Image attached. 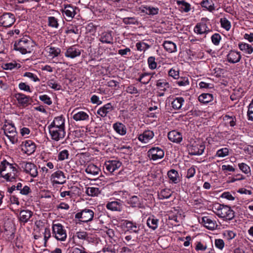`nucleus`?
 <instances>
[{
  "label": "nucleus",
  "mask_w": 253,
  "mask_h": 253,
  "mask_svg": "<svg viewBox=\"0 0 253 253\" xmlns=\"http://www.w3.org/2000/svg\"><path fill=\"white\" fill-rule=\"evenodd\" d=\"M0 174L7 181H13L18 177V171L16 167L3 160L0 164Z\"/></svg>",
  "instance_id": "1"
},
{
  "label": "nucleus",
  "mask_w": 253,
  "mask_h": 253,
  "mask_svg": "<svg viewBox=\"0 0 253 253\" xmlns=\"http://www.w3.org/2000/svg\"><path fill=\"white\" fill-rule=\"evenodd\" d=\"M34 46V42L28 36H24L15 42L14 49L25 54L31 53L33 50Z\"/></svg>",
  "instance_id": "2"
},
{
  "label": "nucleus",
  "mask_w": 253,
  "mask_h": 253,
  "mask_svg": "<svg viewBox=\"0 0 253 253\" xmlns=\"http://www.w3.org/2000/svg\"><path fill=\"white\" fill-rule=\"evenodd\" d=\"M215 213L225 220H230L234 217V211L229 207L221 204L215 206Z\"/></svg>",
  "instance_id": "3"
},
{
  "label": "nucleus",
  "mask_w": 253,
  "mask_h": 253,
  "mask_svg": "<svg viewBox=\"0 0 253 253\" xmlns=\"http://www.w3.org/2000/svg\"><path fill=\"white\" fill-rule=\"evenodd\" d=\"M3 129L5 135L10 142L13 144H16L18 142V136L14 125L6 122L3 126Z\"/></svg>",
  "instance_id": "4"
},
{
  "label": "nucleus",
  "mask_w": 253,
  "mask_h": 253,
  "mask_svg": "<svg viewBox=\"0 0 253 253\" xmlns=\"http://www.w3.org/2000/svg\"><path fill=\"white\" fill-rule=\"evenodd\" d=\"M52 230L53 235L57 240L64 241L66 240L67 238L66 231L61 224H53Z\"/></svg>",
  "instance_id": "5"
},
{
  "label": "nucleus",
  "mask_w": 253,
  "mask_h": 253,
  "mask_svg": "<svg viewBox=\"0 0 253 253\" xmlns=\"http://www.w3.org/2000/svg\"><path fill=\"white\" fill-rule=\"evenodd\" d=\"M94 212L93 210L89 209H85L77 213L75 218L79 219V220L83 222H87L91 221L94 217Z\"/></svg>",
  "instance_id": "6"
},
{
  "label": "nucleus",
  "mask_w": 253,
  "mask_h": 253,
  "mask_svg": "<svg viewBox=\"0 0 253 253\" xmlns=\"http://www.w3.org/2000/svg\"><path fill=\"white\" fill-rule=\"evenodd\" d=\"M50 179L53 185L63 184L66 182L65 173L60 170H57L52 173Z\"/></svg>",
  "instance_id": "7"
},
{
  "label": "nucleus",
  "mask_w": 253,
  "mask_h": 253,
  "mask_svg": "<svg viewBox=\"0 0 253 253\" xmlns=\"http://www.w3.org/2000/svg\"><path fill=\"white\" fill-rule=\"evenodd\" d=\"M165 155L164 150L158 147H153L149 149L147 155L150 160L156 161L162 159Z\"/></svg>",
  "instance_id": "8"
},
{
  "label": "nucleus",
  "mask_w": 253,
  "mask_h": 253,
  "mask_svg": "<svg viewBox=\"0 0 253 253\" xmlns=\"http://www.w3.org/2000/svg\"><path fill=\"white\" fill-rule=\"evenodd\" d=\"M22 168L24 171L33 178L36 177L38 175L37 167L33 163L30 162H23Z\"/></svg>",
  "instance_id": "9"
},
{
  "label": "nucleus",
  "mask_w": 253,
  "mask_h": 253,
  "mask_svg": "<svg viewBox=\"0 0 253 253\" xmlns=\"http://www.w3.org/2000/svg\"><path fill=\"white\" fill-rule=\"evenodd\" d=\"M77 7L71 4H64L61 11L63 15L67 18V21H71L76 14Z\"/></svg>",
  "instance_id": "10"
},
{
  "label": "nucleus",
  "mask_w": 253,
  "mask_h": 253,
  "mask_svg": "<svg viewBox=\"0 0 253 253\" xmlns=\"http://www.w3.org/2000/svg\"><path fill=\"white\" fill-rule=\"evenodd\" d=\"M48 129L51 138L55 141L63 139L65 136V129L51 127H48Z\"/></svg>",
  "instance_id": "11"
},
{
  "label": "nucleus",
  "mask_w": 253,
  "mask_h": 253,
  "mask_svg": "<svg viewBox=\"0 0 253 253\" xmlns=\"http://www.w3.org/2000/svg\"><path fill=\"white\" fill-rule=\"evenodd\" d=\"M15 21V16L11 13H4L0 17V24L5 27L11 26Z\"/></svg>",
  "instance_id": "12"
},
{
  "label": "nucleus",
  "mask_w": 253,
  "mask_h": 253,
  "mask_svg": "<svg viewBox=\"0 0 253 253\" xmlns=\"http://www.w3.org/2000/svg\"><path fill=\"white\" fill-rule=\"evenodd\" d=\"M83 50L80 47L74 45L69 47L65 52V56L67 58H75L81 55Z\"/></svg>",
  "instance_id": "13"
},
{
  "label": "nucleus",
  "mask_w": 253,
  "mask_h": 253,
  "mask_svg": "<svg viewBox=\"0 0 253 253\" xmlns=\"http://www.w3.org/2000/svg\"><path fill=\"white\" fill-rule=\"evenodd\" d=\"M18 104L22 107H26L31 104L32 98L30 96L22 93H17L14 95Z\"/></svg>",
  "instance_id": "14"
},
{
  "label": "nucleus",
  "mask_w": 253,
  "mask_h": 253,
  "mask_svg": "<svg viewBox=\"0 0 253 253\" xmlns=\"http://www.w3.org/2000/svg\"><path fill=\"white\" fill-rule=\"evenodd\" d=\"M21 147L22 151L29 155L33 154L36 148L35 143L31 140L23 141L21 144Z\"/></svg>",
  "instance_id": "15"
},
{
  "label": "nucleus",
  "mask_w": 253,
  "mask_h": 253,
  "mask_svg": "<svg viewBox=\"0 0 253 253\" xmlns=\"http://www.w3.org/2000/svg\"><path fill=\"white\" fill-rule=\"evenodd\" d=\"M202 223L206 228L211 230L216 229L218 226L215 219L211 216H205L203 217Z\"/></svg>",
  "instance_id": "16"
},
{
  "label": "nucleus",
  "mask_w": 253,
  "mask_h": 253,
  "mask_svg": "<svg viewBox=\"0 0 253 253\" xmlns=\"http://www.w3.org/2000/svg\"><path fill=\"white\" fill-rule=\"evenodd\" d=\"M242 58L240 52L231 50L226 56V60L230 63L235 64L240 62Z\"/></svg>",
  "instance_id": "17"
},
{
  "label": "nucleus",
  "mask_w": 253,
  "mask_h": 253,
  "mask_svg": "<svg viewBox=\"0 0 253 253\" xmlns=\"http://www.w3.org/2000/svg\"><path fill=\"white\" fill-rule=\"evenodd\" d=\"M65 118L63 116H59L54 118L48 127L65 129Z\"/></svg>",
  "instance_id": "18"
},
{
  "label": "nucleus",
  "mask_w": 253,
  "mask_h": 253,
  "mask_svg": "<svg viewBox=\"0 0 253 253\" xmlns=\"http://www.w3.org/2000/svg\"><path fill=\"white\" fill-rule=\"evenodd\" d=\"M205 149V146L201 141H198L193 143L191 148V154L192 155H202Z\"/></svg>",
  "instance_id": "19"
},
{
  "label": "nucleus",
  "mask_w": 253,
  "mask_h": 253,
  "mask_svg": "<svg viewBox=\"0 0 253 253\" xmlns=\"http://www.w3.org/2000/svg\"><path fill=\"white\" fill-rule=\"evenodd\" d=\"M114 107L111 103H108L100 107L97 111V114L101 117L104 118L107 116L113 110Z\"/></svg>",
  "instance_id": "20"
},
{
  "label": "nucleus",
  "mask_w": 253,
  "mask_h": 253,
  "mask_svg": "<svg viewBox=\"0 0 253 253\" xmlns=\"http://www.w3.org/2000/svg\"><path fill=\"white\" fill-rule=\"evenodd\" d=\"M154 136L153 131L146 130L142 133L140 134L138 136V139L143 143H147L150 142Z\"/></svg>",
  "instance_id": "21"
},
{
  "label": "nucleus",
  "mask_w": 253,
  "mask_h": 253,
  "mask_svg": "<svg viewBox=\"0 0 253 253\" xmlns=\"http://www.w3.org/2000/svg\"><path fill=\"white\" fill-rule=\"evenodd\" d=\"M106 207L108 210L121 211L123 208V202L120 200L109 202L106 204Z\"/></svg>",
  "instance_id": "22"
},
{
  "label": "nucleus",
  "mask_w": 253,
  "mask_h": 253,
  "mask_svg": "<svg viewBox=\"0 0 253 253\" xmlns=\"http://www.w3.org/2000/svg\"><path fill=\"white\" fill-rule=\"evenodd\" d=\"M122 163L119 161H109L105 163L106 169L109 172L112 173L120 168Z\"/></svg>",
  "instance_id": "23"
},
{
  "label": "nucleus",
  "mask_w": 253,
  "mask_h": 253,
  "mask_svg": "<svg viewBox=\"0 0 253 253\" xmlns=\"http://www.w3.org/2000/svg\"><path fill=\"white\" fill-rule=\"evenodd\" d=\"M111 31H105L99 35V41L103 43H113V38Z\"/></svg>",
  "instance_id": "24"
},
{
  "label": "nucleus",
  "mask_w": 253,
  "mask_h": 253,
  "mask_svg": "<svg viewBox=\"0 0 253 253\" xmlns=\"http://www.w3.org/2000/svg\"><path fill=\"white\" fill-rule=\"evenodd\" d=\"M47 56L51 59L58 57L61 53V49L57 47L47 46L45 49Z\"/></svg>",
  "instance_id": "25"
},
{
  "label": "nucleus",
  "mask_w": 253,
  "mask_h": 253,
  "mask_svg": "<svg viewBox=\"0 0 253 253\" xmlns=\"http://www.w3.org/2000/svg\"><path fill=\"white\" fill-rule=\"evenodd\" d=\"M127 203L132 208H142L143 207L142 203V199L136 196L130 197L127 200Z\"/></svg>",
  "instance_id": "26"
},
{
  "label": "nucleus",
  "mask_w": 253,
  "mask_h": 253,
  "mask_svg": "<svg viewBox=\"0 0 253 253\" xmlns=\"http://www.w3.org/2000/svg\"><path fill=\"white\" fill-rule=\"evenodd\" d=\"M159 222V219L154 215H150L147 219L146 224L150 229L154 231L158 228Z\"/></svg>",
  "instance_id": "27"
},
{
  "label": "nucleus",
  "mask_w": 253,
  "mask_h": 253,
  "mask_svg": "<svg viewBox=\"0 0 253 253\" xmlns=\"http://www.w3.org/2000/svg\"><path fill=\"white\" fill-rule=\"evenodd\" d=\"M72 113H74L73 116V119L76 121H87L89 120V115L84 111H79L76 112L74 110Z\"/></svg>",
  "instance_id": "28"
},
{
  "label": "nucleus",
  "mask_w": 253,
  "mask_h": 253,
  "mask_svg": "<svg viewBox=\"0 0 253 253\" xmlns=\"http://www.w3.org/2000/svg\"><path fill=\"white\" fill-rule=\"evenodd\" d=\"M169 139L174 143H180L182 140V134L176 130H172L168 134Z\"/></svg>",
  "instance_id": "29"
},
{
  "label": "nucleus",
  "mask_w": 253,
  "mask_h": 253,
  "mask_svg": "<svg viewBox=\"0 0 253 253\" xmlns=\"http://www.w3.org/2000/svg\"><path fill=\"white\" fill-rule=\"evenodd\" d=\"M168 176L169 182L177 184L180 181V177L177 171L172 169L168 172Z\"/></svg>",
  "instance_id": "30"
},
{
  "label": "nucleus",
  "mask_w": 253,
  "mask_h": 253,
  "mask_svg": "<svg viewBox=\"0 0 253 253\" xmlns=\"http://www.w3.org/2000/svg\"><path fill=\"white\" fill-rule=\"evenodd\" d=\"M194 31L197 34L202 35L207 33L209 31V29L205 23L200 22L196 24Z\"/></svg>",
  "instance_id": "31"
},
{
  "label": "nucleus",
  "mask_w": 253,
  "mask_h": 253,
  "mask_svg": "<svg viewBox=\"0 0 253 253\" xmlns=\"http://www.w3.org/2000/svg\"><path fill=\"white\" fill-rule=\"evenodd\" d=\"M114 130L120 135L123 136L126 133V126L120 122H116L113 125Z\"/></svg>",
  "instance_id": "32"
},
{
  "label": "nucleus",
  "mask_w": 253,
  "mask_h": 253,
  "mask_svg": "<svg viewBox=\"0 0 253 253\" xmlns=\"http://www.w3.org/2000/svg\"><path fill=\"white\" fill-rule=\"evenodd\" d=\"M33 215L31 211L29 210L21 211L19 213V220L24 223L27 222Z\"/></svg>",
  "instance_id": "33"
},
{
  "label": "nucleus",
  "mask_w": 253,
  "mask_h": 253,
  "mask_svg": "<svg viewBox=\"0 0 253 253\" xmlns=\"http://www.w3.org/2000/svg\"><path fill=\"white\" fill-rule=\"evenodd\" d=\"M100 171V168L93 164H89L85 169V172L92 175L98 174Z\"/></svg>",
  "instance_id": "34"
},
{
  "label": "nucleus",
  "mask_w": 253,
  "mask_h": 253,
  "mask_svg": "<svg viewBox=\"0 0 253 253\" xmlns=\"http://www.w3.org/2000/svg\"><path fill=\"white\" fill-rule=\"evenodd\" d=\"M163 46L164 48L169 53H173L177 51V48L175 43L171 41H165L163 43Z\"/></svg>",
  "instance_id": "35"
},
{
  "label": "nucleus",
  "mask_w": 253,
  "mask_h": 253,
  "mask_svg": "<svg viewBox=\"0 0 253 253\" xmlns=\"http://www.w3.org/2000/svg\"><path fill=\"white\" fill-rule=\"evenodd\" d=\"M238 47L241 51L246 54H251L253 52V46L246 42H240L238 44Z\"/></svg>",
  "instance_id": "36"
},
{
  "label": "nucleus",
  "mask_w": 253,
  "mask_h": 253,
  "mask_svg": "<svg viewBox=\"0 0 253 253\" xmlns=\"http://www.w3.org/2000/svg\"><path fill=\"white\" fill-rule=\"evenodd\" d=\"M63 188H61L60 191V196L62 198H65L66 196H68L70 198L75 196V191L77 189V188L75 186H73L69 188V190L67 191H62Z\"/></svg>",
  "instance_id": "37"
},
{
  "label": "nucleus",
  "mask_w": 253,
  "mask_h": 253,
  "mask_svg": "<svg viewBox=\"0 0 253 253\" xmlns=\"http://www.w3.org/2000/svg\"><path fill=\"white\" fill-rule=\"evenodd\" d=\"M199 101L203 104H207L213 100V96L211 93H202L198 97Z\"/></svg>",
  "instance_id": "38"
},
{
  "label": "nucleus",
  "mask_w": 253,
  "mask_h": 253,
  "mask_svg": "<svg viewBox=\"0 0 253 253\" xmlns=\"http://www.w3.org/2000/svg\"><path fill=\"white\" fill-rule=\"evenodd\" d=\"M184 103V99L183 97H176L171 102V107L175 110H179L181 108Z\"/></svg>",
  "instance_id": "39"
},
{
  "label": "nucleus",
  "mask_w": 253,
  "mask_h": 253,
  "mask_svg": "<svg viewBox=\"0 0 253 253\" xmlns=\"http://www.w3.org/2000/svg\"><path fill=\"white\" fill-rule=\"evenodd\" d=\"M126 226L128 230L131 232L138 233L139 228L137 226L136 223L130 221H126Z\"/></svg>",
  "instance_id": "40"
},
{
  "label": "nucleus",
  "mask_w": 253,
  "mask_h": 253,
  "mask_svg": "<svg viewBox=\"0 0 253 253\" xmlns=\"http://www.w3.org/2000/svg\"><path fill=\"white\" fill-rule=\"evenodd\" d=\"M156 86L163 91H167L170 88L169 84L164 79L158 80L156 83Z\"/></svg>",
  "instance_id": "41"
},
{
  "label": "nucleus",
  "mask_w": 253,
  "mask_h": 253,
  "mask_svg": "<svg viewBox=\"0 0 253 253\" xmlns=\"http://www.w3.org/2000/svg\"><path fill=\"white\" fill-rule=\"evenodd\" d=\"M172 194V191L168 188L162 189L158 193V198L160 200L169 199Z\"/></svg>",
  "instance_id": "42"
},
{
  "label": "nucleus",
  "mask_w": 253,
  "mask_h": 253,
  "mask_svg": "<svg viewBox=\"0 0 253 253\" xmlns=\"http://www.w3.org/2000/svg\"><path fill=\"white\" fill-rule=\"evenodd\" d=\"M47 84L50 88L55 90H59L61 89V85L54 79L48 80Z\"/></svg>",
  "instance_id": "43"
},
{
  "label": "nucleus",
  "mask_w": 253,
  "mask_h": 253,
  "mask_svg": "<svg viewBox=\"0 0 253 253\" xmlns=\"http://www.w3.org/2000/svg\"><path fill=\"white\" fill-rule=\"evenodd\" d=\"M142 11L147 14L154 15L158 13L159 8L146 6L142 7Z\"/></svg>",
  "instance_id": "44"
},
{
  "label": "nucleus",
  "mask_w": 253,
  "mask_h": 253,
  "mask_svg": "<svg viewBox=\"0 0 253 253\" xmlns=\"http://www.w3.org/2000/svg\"><path fill=\"white\" fill-rule=\"evenodd\" d=\"M48 25L51 28L57 29L59 27L58 20L54 16L48 17Z\"/></svg>",
  "instance_id": "45"
},
{
  "label": "nucleus",
  "mask_w": 253,
  "mask_h": 253,
  "mask_svg": "<svg viewBox=\"0 0 253 253\" xmlns=\"http://www.w3.org/2000/svg\"><path fill=\"white\" fill-rule=\"evenodd\" d=\"M229 154V149L227 147H224L218 149L216 152L215 156L219 158H223L227 156Z\"/></svg>",
  "instance_id": "46"
},
{
  "label": "nucleus",
  "mask_w": 253,
  "mask_h": 253,
  "mask_svg": "<svg viewBox=\"0 0 253 253\" xmlns=\"http://www.w3.org/2000/svg\"><path fill=\"white\" fill-rule=\"evenodd\" d=\"M220 23L222 28H224L227 31L230 30L231 27V23L226 18L223 17L220 18Z\"/></svg>",
  "instance_id": "47"
},
{
  "label": "nucleus",
  "mask_w": 253,
  "mask_h": 253,
  "mask_svg": "<svg viewBox=\"0 0 253 253\" xmlns=\"http://www.w3.org/2000/svg\"><path fill=\"white\" fill-rule=\"evenodd\" d=\"M86 193L90 196H95L98 195L100 191L98 188L90 187L86 189Z\"/></svg>",
  "instance_id": "48"
},
{
  "label": "nucleus",
  "mask_w": 253,
  "mask_h": 253,
  "mask_svg": "<svg viewBox=\"0 0 253 253\" xmlns=\"http://www.w3.org/2000/svg\"><path fill=\"white\" fill-rule=\"evenodd\" d=\"M136 47L137 50L145 51L150 47V45L144 42H140L136 43Z\"/></svg>",
  "instance_id": "49"
},
{
  "label": "nucleus",
  "mask_w": 253,
  "mask_h": 253,
  "mask_svg": "<svg viewBox=\"0 0 253 253\" xmlns=\"http://www.w3.org/2000/svg\"><path fill=\"white\" fill-rule=\"evenodd\" d=\"M201 5L203 7L207 8L210 11H212L214 9V4L212 3L211 1L209 0L202 1Z\"/></svg>",
  "instance_id": "50"
},
{
  "label": "nucleus",
  "mask_w": 253,
  "mask_h": 253,
  "mask_svg": "<svg viewBox=\"0 0 253 253\" xmlns=\"http://www.w3.org/2000/svg\"><path fill=\"white\" fill-rule=\"evenodd\" d=\"M147 62L149 68L151 70L157 68V63L156 62V58L154 56H150L148 58Z\"/></svg>",
  "instance_id": "51"
},
{
  "label": "nucleus",
  "mask_w": 253,
  "mask_h": 253,
  "mask_svg": "<svg viewBox=\"0 0 253 253\" xmlns=\"http://www.w3.org/2000/svg\"><path fill=\"white\" fill-rule=\"evenodd\" d=\"M223 235L224 238L230 240L235 237L236 233L232 230H227L224 231Z\"/></svg>",
  "instance_id": "52"
},
{
  "label": "nucleus",
  "mask_w": 253,
  "mask_h": 253,
  "mask_svg": "<svg viewBox=\"0 0 253 253\" xmlns=\"http://www.w3.org/2000/svg\"><path fill=\"white\" fill-rule=\"evenodd\" d=\"M69 155V151L67 150H63L60 151L58 155V160L61 161L68 158Z\"/></svg>",
  "instance_id": "53"
},
{
  "label": "nucleus",
  "mask_w": 253,
  "mask_h": 253,
  "mask_svg": "<svg viewBox=\"0 0 253 253\" xmlns=\"http://www.w3.org/2000/svg\"><path fill=\"white\" fill-rule=\"evenodd\" d=\"M150 79L149 74L144 73L140 76L137 80L143 84H147L150 82Z\"/></svg>",
  "instance_id": "54"
},
{
  "label": "nucleus",
  "mask_w": 253,
  "mask_h": 253,
  "mask_svg": "<svg viewBox=\"0 0 253 253\" xmlns=\"http://www.w3.org/2000/svg\"><path fill=\"white\" fill-rule=\"evenodd\" d=\"M168 75L174 79H178L179 77V70L176 68H172L169 70Z\"/></svg>",
  "instance_id": "55"
},
{
  "label": "nucleus",
  "mask_w": 253,
  "mask_h": 253,
  "mask_svg": "<svg viewBox=\"0 0 253 253\" xmlns=\"http://www.w3.org/2000/svg\"><path fill=\"white\" fill-rule=\"evenodd\" d=\"M207 249L206 245L202 243L201 242H198L196 243L195 250L199 253H203Z\"/></svg>",
  "instance_id": "56"
},
{
  "label": "nucleus",
  "mask_w": 253,
  "mask_h": 253,
  "mask_svg": "<svg viewBox=\"0 0 253 253\" xmlns=\"http://www.w3.org/2000/svg\"><path fill=\"white\" fill-rule=\"evenodd\" d=\"M238 167L245 174H248L251 171L250 167L245 163H239Z\"/></svg>",
  "instance_id": "57"
},
{
  "label": "nucleus",
  "mask_w": 253,
  "mask_h": 253,
  "mask_svg": "<svg viewBox=\"0 0 253 253\" xmlns=\"http://www.w3.org/2000/svg\"><path fill=\"white\" fill-rule=\"evenodd\" d=\"M176 84L180 86H185L189 84L190 82L188 77H181L180 80L177 81Z\"/></svg>",
  "instance_id": "58"
},
{
  "label": "nucleus",
  "mask_w": 253,
  "mask_h": 253,
  "mask_svg": "<svg viewBox=\"0 0 253 253\" xmlns=\"http://www.w3.org/2000/svg\"><path fill=\"white\" fill-rule=\"evenodd\" d=\"M23 76L24 77H27L30 79L31 80L33 81L34 82H37L40 81V79L38 77V76L31 72H26L24 74Z\"/></svg>",
  "instance_id": "59"
},
{
  "label": "nucleus",
  "mask_w": 253,
  "mask_h": 253,
  "mask_svg": "<svg viewBox=\"0 0 253 253\" xmlns=\"http://www.w3.org/2000/svg\"><path fill=\"white\" fill-rule=\"evenodd\" d=\"M19 88L22 91L28 92H31L32 91L30 86L25 83L21 82L18 84Z\"/></svg>",
  "instance_id": "60"
},
{
  "label": "nucleus",
  "mask_w": 253,
  "mask_h": 253,
  "mask_svg": "<svg viewBox=\"0 0 253 253\" xmlns=\"http://www.w3.org/2000/svg\"><path fill=\"white\" fill-rule=\"evenodd\" d=\"M39 99L40 100L48 105H51L52 103L51 98L46 94L40 95L39 96Z\"/></svg>",
  "instance_id": "61"
},
{
  "label": "nucleus",
  "mask_w": 253,
  "mask_h": 253,
  "mask_svg": "<svg viewBox=\"0 0 253 253\" xmlns=\"http://www.w3.org/2000/svg\"><path fill=\"white\" fill-rule=\"evenodd\" d=\"M221 39L220 35L217 33L214 34L211 37L212 42L215 45L219 44Z\"/></svg>",
  "instance_id": "62"
},
{
  "label": "nucleus",
  "mask_w": 253,
  "mask_h": 253,
  "mask_svg": "<svg viewBox=\"0 0 253 253\" xmlns=\"http://www.w3.org/2000/svg\"><path fill=\"white\" fill-rule=\"evenodd\" d=\"M214 245L216 248L220 250H222L224 247V242L222 239H215L214 241Z\"/></svg>",
  "instance_id": "63"
},
{
  "label": "nucleus",
  "mask_w": 253,
  "mask_h": 253,
  "mask_svg": "<svg viewBox=\"0 0 253 253\" xmlns=\"http://www.w3.org/2000/svg\"><path fill=\"white\" fill-rule=\"evenodd\" d=\"M247 114L249 120L253 121V99L249 105Z\"/></svg>",
  "instance_id": "64"
}]
</instances>
